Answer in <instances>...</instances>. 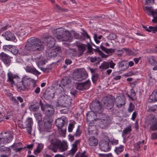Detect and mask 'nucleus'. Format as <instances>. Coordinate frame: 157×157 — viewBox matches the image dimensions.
Returning <instances> with one entry per match:
<instances>
[{"mask_svg":"<svg viewBox=\"0 0 157 157\" xmlns=\"http://www.w3.org/2000/svg\"><path fill=\"white\" fill-rule=\"evenodd\" d=\"M25 48L28 51L33 52L41 51L44 47L40 40L36 37H31L27 40Z\"/></svg>","mask_w":157,"mask_h":157,"instance_id":"obj_1","label":"nucleus"},{"mask_svg":"<svg viewBox=\"0 0 157 157\" xmlns=\"http://www.w3.org/2000/svg\"><path fill=\"white\" fill-rule=\"evenodd\" d=\"M31 82L35 83V80L25 75L22 78L21 80L17 82L16 86L17 89L23 91H27L29 89Z\"/></svg>","mask_w":157,"mask_h":157,"instance_id":"obj_2","label":"nucleus"},{"mask_svg":"<svg viewBox=\"0 0 157 157\" xmlns=\"http://www.w3.org/2000/svg\"><path fill=\"white\" fill-rule=\"evenodd\" d=\"M71 36L69 31L62 28H59L56 30V37L57 39L63 41H67Z\"/></svg>","mask_w":157,"mask_h":157,"instance_id":"obj_3","label":"nucleus"},{"mask_svg":"<svg viewBox=\"0 0 157 157\" xmlns=\"http://www.w3.org/2000/svg\"><path fill=\"white\" fill-rule=\"evenodd\" d=\"M58 102L60 105L69 107L72 104V100L67 95H63L59 98Z\"/></svg>","mask_w":157,"mask_h":157,"instance_id":"obj_4","label":"nucleus"},{"mask_svg":"<svg viewBox=\"0 0 157 157\" xmlns=\"http://www.w3.org/2000/svg\"><path fill=\"white\" fill-rule=\"evenodd\" d=\"M91 110L95 113H100L103 110L101 103L98 101H93L90 105Z\"/></svg>","mask_w":157,"mask_h":157,"instance_id":"obj_5","label":"nucleus"},{"mask_svg":"<svg viewBox=\"0 0 157 157\" xmlns=\"http://www.w3.org/2000/svg\"><path fill=\"white\" fill-rule=\"evenodd\" d=\"M33 124V120L31 118H28L24 122H22L19 124V127L22 128H26L28 133L31 134L32 129V124Z\"/></svg>","mask_w":157,"mask_h":157,"instance_id":"obj_6","label":"nucleus"},{"mask_svg":"<svg viewBox=\"0 0 157 157\" xmlns=\"http://www.w3.org/2000/svg\"><path fill=\"white\" fill-rule=\"evenodd\" d=\"M61 141L60 140L57 139H51L50 141L51 144L48 147V149L51 150L54 152H56L59 146Z\"/></svg>","mask_w":157,"mask_h":157,"instance_id":"obj_7","label":"nucleus"},{"mask_svg":"<svg viewBox=\"0 0 157 157\" xmlns=\"http://www.w3.org/2000/svg\"><path fill=\"white\" fill-rule=\"evenodd\" d=\"M68 120L67 118L62 117L58 118L55 121V124L56 126L58 127V130L61 132H63L62 128H63L65 124H67Z\"/></svg>","mask_w":157,"mask_h":157,"instance_id":"obj_8","label":"nucleus"},{"mask_svg":"<svg viewBox=\"0 0 157 157\" xmlns=\"http://www.w3.org/2000/svg\"><path fill=\"white\" fill-rule=\"evenodd\" d=\"M60 50L59 47L52 48H50L49 49H47L45 53V55L48 59L51 58H54L57 56L58 52Z\"/></svg>","mask_w":157,"mask_h":157,"instance_id":"obj_9","label":"nucleus"},{"mask_svg":"<svg viewBox=\"0 0 157 157\" xmlns=\"http://www.w3.org/2000/svg\"><path fill=\"white\" fill-rule=\"evenodd\" d=\"M77 80L81 81L84 79L88 76L85 70L83 69H77L75 72Z\"/></svg>","mask_w":157,"mask_h":157,"instance_id":"obj_10","label":"nucleus"},{"mask_svg":"<svg viewBox=\"0 0 157 157\" xmlns=\"http://www.w3.org/2000/svg\"><path fill=\"white\" fill-rule=\"evenodd\" d=\"M144 10L145 13L149 15H152L153 19L152 20L153 22H157V10L154 11L152 7L145 6L143 8Z\"/></svg>","mask_w":157,"mask_h":157,"instance_id":"obj_11","label":"nucleus"},{"mask_svg":"<svg viewBox=\"0 0 157 157\" xmlns=\"http://www.w3.org/2000/svg\"><path fill=\"white\" fill-rule=\"evenodd\" d=\"M103 105L107 109H111L114 105L113 100L112 98L105 97L102 99Z\"/></svg>","mask_w":157,"mask_h":157,"instance_id":"obj_12","label":"nucleus"},{"mask_svg":"<svg viewBox=\"0 0 157 157\" xmlns=\"http://www.w3.org/2000/svg\"><path fill=\"white\" fill-rule=\"evenodd\" d=\"M43 42L49 48H52L55 44V40L51 36L43 38L42 39Z\"/></svg>","mask_w":157,"mask_h":157,"instance_id":"obj_13","label":"nucleus"},{"mask_svg":"<svg viewBox=\"0 0 157 157\" xmlns=\"http://www.w3.org/2000/svg\"><path fill=\"white\" fill-rule=\"evenodd\" d=\"M126 99L124 95L121 94L119 96H118L115 100L116 105L118 108H121L122 105H124L125 104Z\"/></svg>","mask_w":157,"mask_h":157,"instance_id":"obj_14","label":"nucleus"},{"mask_svg":"<svg viewBox=\"0 0 157 157\" xmlns=\"http://www.w3.org/2000/svg\"><path fill=\"white\" fill-rule=\"evenodd\" d=\"M90 80L88 79L83 82L78 83L76 88L77 90H87L90 87Z\"/></svg>","mask_w":157,"mask_h":157,"instance_id":"obj_15","label":"nucleus"},{"mask_svg":"<svg viewBox=\"0 0 157 157\" xmlns=\"http://www.w3.org/2000/svg\"><path fill=\"white\" fill-rule=\"evenodd\" d=\"M0 59L5 64L8 66L10 64L11 61V57L3 52L0 53Z\"/></svg>","mask_w":157,"mask_h":157,"instance_id":"obj_16","label":"nucleus"},{"mask_svg":"<svg viewBox=\"0 0 157 157\" xmlns=\"http://www.w3.org/2000/svg\"><path fill=\"white\" fill-rule=\"evenodd\" d=\"M44 123V129L46 131L51 129L52 123L53 121V120L52 117L45 116L43 120Z\"/></svg>","mask_w":157,"mask_h":157,"instance_id":"obj_17","label":"nucleus"},{"mask_svg":"<svg viewBox=\"0 0 157 157\" xmlns=\"http://www.w3.org/2000/svg\"><path fill=\"white\" fill-rule=\"evenodd\" d=\"M109 140L108 141L103 140L100 141L99 145L101 150L104 151H109L110 147L109 145Z\"/></svg>","mask_w":157,"mask_h":157,"instance_id":"obj_18","label":"nucleus"},{"mask_svg":"<svg viewBox=\"0 0 157 157\" xmlns=\"http://www.w3.org/2000/svg\"><path fill=\"white\" fill-rule=\"evenodd\" d=\"M42 111L46 115L45 116L48 117H51V115L54 113L53 105L48 104H47V105L45 106L44 108Z\"/></svg>","mask_w":157,"mask_h":157,"instance_id":"obj_19","label":"nucleus"},{"mask_svg":"<svg viewBox=\"0 0 157 157\" xmlns=\"http://www.w3.org/2000/svg\"><path fill=\"white\" fill-rule=\"evenodd\" d=\"M6 136L2 138L0 137V144H5L9 143L12 140V136L10 133H5Z\"/></svg>","mask_w":157,"mask_h":157,"instance_id":"obj_20","label":"nucleus"},{"mask_svg":"<svg viewBox=\"0 0 157 157\" xmlns=\"http://www.w3.org/2000/svg\"><path fill=\"white\" fill-rule=\"evenodd\" d=\"M5 37L6 40L8 41H14L16 39L14 34L10 31H6L2 35Z\"/></svg>","mask_w":157,"mask_h":157,"instance_id":"obj_21","label":"nucleus"},{"mask_svg":"<svg viewBox=\"0 0 157 157\" xmlns=\"http://www.w3.org/2000/svg\"><path fill=\"white\" fill-rule=\"evenodd\" d=\"M54 91L50 89H47L43 94L44 97L47 100L52 99L54 97Z\"/></svg>","mask_w":157,"mask_h":157,"instance_id":"obj_22","label":"nucleus"},{"mask_svg":"<svg viewBox=\"0 0 157 157\" xmlns=\"http://www.w3.org/2000/svg\"><path fill=\"white\" fill-rule=\"evenodd\" d=\"M25 69L27 72L31 73L36 75H39L40 74V73L33 67L27 66L26 67Z\"/></svg>","mask_w":157,"mask_h":157,"instance_id":"obj_23","label":"nucleus"},{"mask_svg":"<svg viewBox=\"0 0 157 157\" xmlns=\"http://www.w3.org/2000/svg\"><path fill=\"white\" fill-rule=\"evenodd\" d=\"M97 116L96 113L94 112L91 111L88 113L86 114V121H96L97 119H99L98 118L96 119V117Z\"/></svg>","mask_w":157,"mask_h":157,"instance_id":"obj_24","label":"nucleus"},{"mask_svg":"<svg viewBox=\"0 0 157 157\" xmlns=\"http://www.w3.org/2000/svg\"><path fill=\"white\" fill-rule=\"evenodd\" d=\"M110 122V120L106 117L102 119L100 122V127L102 128H106L109 124Z\"/></svg>","mask_w":157,"mask_h":157,"instance_id":"obj_25","label":"nucleus"},{"mask_svg":"<svg viewBox=\"0 0 157 157\" xmlns=\"http://www.w3.org/2000/svg\"><path fill=\"white\" fill-rule=\"evenodd\" d=\"M8 79L7 81H9L12 85H15V82L13 79L17 78L18 76L15 74H13L10 72H9L7 74Z\"/></svg>","mask_w":157,"mask_h":157,"instance_id":"obj_26","label":"nucleus"},{"mask_svg":"<svg viewBox=\"0 0 157 157\" xmlns=\"http://www.w3.org/2000/svg\"><path fill=\"white\" fill-rule=\"evenodd\" d=\"M78 52L77 54L78 57L81 56L86 49V45L85 44H81L78 46Z\"/></svg>","mask_w":157,"mask_h":157,"instance_id":"obj_27","label":"nucleus"},{"mask_svg":"<svg viewBox=\"0 0 157 157\" xmlns=\"http://www.w3.org/2000/svg\"><path fill=\"white\" fill-rule=\"evenodd\" d=\"M98 141L94 136L90 137L89 140V145L91 146H95L98 144Z\"/></svg>","mask_w":157,"mask_h":157,"instance_id":"obj_28","label":"nucleus"},{"mask_svg":"<svg viewBox=\"0 0 157 157\" xmlns=\"http://www.w3.org/2000/svg\"><path fill=\"white\" fill-rule=\"evenodd\" d=\"M71 82V79L69 77L67 76L65 77L61 80V84L63 86H65L67 85L70 84Z\"/></svg>","mask_w":157,"mask_h":157,"instance_id":"obj_29","label":"nucleus"},{"mask_svg":"<svg viewBox=\"0 0 157 157\" xmlns=\"http://www.w3.org/2000/svg\"><path fill=\"white\" fill-rule=\"evenodd\" d=\"M132 131V128L130 125H128L123 131L122 132V136L125 138V136L129 134Z\"/></svg>","mask_w":157,"mask_h":157,"instance_id":"obj_30","label":"nucleus"},{"mask_svg":"<svg viewBox=\"0 0 157 157\" xmlns=\"http://www.w3.org/2000/svg\"><path fill=\"white\" fill-rule=\"evenodd\" d=\"M150 98L151 100V102L157 101V89L155 90L150 96Z\"/></svg>","mask_w":157,"mask_h":157,"instance_id":"obj_31","label":"nucleus"},{"mask_svg":"<svg viewBox=\"0 0 157 157\" xmlns=\"http://www.w3.org/2000/svg\"><path fill=\"white\" fill-rule=\"evenodd\" d=\"M142 26L143 28L147 32H151L152 31L154 33H155V32H157V27H154L150 26L148 27L147 26H145L144 25H143Z\"/></svg>","mask_w":157,"mask_h":157,"instance_id":"obj_32","label":"nucleus"},{"mask_svg":"<svg viewBox=\"0 0 157 157\" xmlns=\"http://www.w3.org/2000/svg\"><path fill=\"white\" fill-rule=\"evenodd\" d=\"M68 145L67 143L64 142L62 143L61 141L60 144L59 148L61 152H63L66 151L67 149Z\"/></svg>","mask_w":157,"mask_h":157,"instance_id":"obj_33","label":"nucleus"},{"mask_svg":"<svg viewBox=\"0 0 157 157\" xmlns=\"http://www.w3.org/2000/svg\"><path fill=\"white\" fill-rule=\"evenodd\" d=\"M144 140H143L142 141H139L135 144H134V151L136 152L139 151L142 144L144 143Z\"/></svg>","mask_w":157,"mask_h":157,"instance_id":"obj_34","label":"nucleus"},{"mask_svg":"<svg viewBox=\"0 0 157 157\" xmlns=\"http://www.w3.org/2000/svg\"><path fill=\"white\" fill-rule=\"evenodd\" d=\"M119 67L121 68V70H124L128 68L127 65L128 63L124 61H122L118 63Z\"/></svg>","mask_w":157,"mask_h":157,"instance_id":"obj_35","label":"nucleus"},{"mask_svg":"<svg viewBox=\"0 0 157 157\" xmlns=\"http://www.w3.org/2000/svg\"><path fill=\"white\" fill-rule=\"evenodd\" d=\"M67 52L69 55L71 57H75L77 56V53L75 49H71L67 51Z\"/></svg>","mask_w":157,"mask_h":157,"instance_id":"obj_36","label":"nucleus"},{"mask_svg":"<svg viewBox=\"0 0 157 157\" xmlns=\"http://www.w3.org/2000/svg\"><path fill=\"white\" fill-rule=\"evenodd\" d=\"M100 47L101 50L104 51L106 53H113L115 52L114 49L113 48H107L102 45L100 46Z\"/></svg>","mask_w":157,"mask_h":157,"instance_id":"obj_37","label":"nucleus"},{"mask_svg":"<svg viewBox=\"0 0 157 157\" xmlns=\"http://www.w3.org/2000/svg\"><path fill=\"white\" fill-rule=\"evenodd\" d=\"M43 147L44 145L42 144H38L36 149L34 151V153L35 154H36V153H40L43 148Z\"/></svg>","mask_w":157,"mask_h":157,"instance_id":"obj_38","label":"nucleus"},{"mask_svg":"<svg viewBox=\"0 0 157 157\" xmlns=\"http://www.w3.org/2000/svg\"><path fill=\"white\" fill-rule=\"evenodd\" d=\"M148 61L150 64L152 66H155L157 62L152 56L149 57L148 58Z\"/></svg>","mask_w":157,"mask_h":157,"instance_id":"obj_39","label":"nucleus"},{"mask_svg":"<svg viewBox=\"0 0 157 157\" xmlns=\"http://www.w3.org/2000/svg\"><path fill=\"white\" fill-rule=\"evenodd\" d=\"M109 67V63L107 62H104L102 63L99 67L100 69L102 70H105L108 69Z\"/></svg>","mask_w":157,"mask_h":157,"instance_id":"obj_40","label":"nucleus"},{"mask_svg":"<svg viewBox=\"0 0 157 157\" xmlns=\"http://www.w3.org/2000/svg\"><path fill=\"white\" fill-rule=\"evenodd\" d=\"M0 151L6 152H9V155H10L11 154V149L9 147L2 146V147H0Z\"/></svg>","mask_w":157,"mask_h":157,"instance_id":"obj_41","label":"nucleus"},{"mask_svg":"<svg viewBox=\"0 0 157 157\" xmlns=\"http://www.w3.org/2000/svg\"><path fill=\"white\" fill-rule=\"evenodd\" d=\"M34 115L36 120L38 121V123L42 120V116L40 113L38 112L34 113Z\"/></svg>","mask_w":157,"mask_h":157,"instance_id":"obj_42","label":"nucleus"},{"mask_svg":"<svg viewBox=\"0 0 157 157\" xmlns=\"http://www.w3.org/2000/svg\"><path fill=\"white\" fill-rule=\"evenodd\" d=\"M124 147L123 145H121L119 147H116L114 150L115 152L117 154H118L124 150Z\"/></svg>","mask_w":157,"mask_h":157,"instance_id":"obj_43","label":"nucleus"},{"mask_svg":"<svg viewBox=\"0 0 157 157\" xmlns=\"http://www.w3.org/2000/svg\"><path fill=\"white\" fill-rule=\"evenodd\" d=\"M75 123H76L75 122L69 123L68 128V131L69 132H71L72 131L73 128L74 127L75 124Z\"/></svg>","mask_w":157,"mask_h":157,"instance_id":"obj_44","label":"nucleus"},{"mask_svg":"<svg viewBox=\"0 0 157 157\" xmlns=\"http://www.w3.org/2000/svg\"><path fill=\"white\" fill-rule=\"evenodd\" d=\"M29 108H32L31 110L33 111L36 112L37 111L39 108V105H36L34 104L30 106Z\"/></svg>","mask_w":157,"mask_h":157,"instance_id":"obj_45","label":"nucleus"},{"mask_svg":"<svg viewBox=\"0 0 157 157\" xmlns=\"http://www.w3.org/2000/svg\"><path fill=\"white\" fill-rule=\"evenodd\" d=\"M135 106L133 103L130 102L129 104V107L128 109V111L129 113H131L134 109Z\"/></svg>","mask_w":157,"mask_h":157,"instance_id":"obj_46","label":"nucleus"},{"mask_svg":"<svg viewBox=\"0 0 157 157\" xmlns=\"http://www.w3.org/2000/svg\"><path fill=\"white\" fill-rule=\"evenodd\" d=\"M13 46L10 45H5L3 46V49L5 50H8L11 52Z\"/></svg>","mask_w":157,"mask_h":157,"instance_id":"obj_47","label":"nucleus"},{"mask_svg":"<svg viewBox=\"0 0 157 157\" xmlns=\"http://www.w3.org/2000/svg\"><path fill=\"white\" fill-rule=\"evenodd\" d=\"M130 93V96L128 95V97L131 98H134L136 96V94L134 90L133 89H131Z\"/></svg>","mask_w":157,"mask_h":157,"instance_id":"obj_48","label":"nucleus"},{"mask_svg":"<svg viewBox=\"0 0 157 157\" xmlns=\"http://www.w3.org/2000/svg\"><path fill=\"white\" fill-rule=\"evenodd\" d=\"M11 52L14 55H17L18 53V50L16 48L13 46Z\"/></svg>","mask_w":157,"mask_h":157,"instance_id":"obj_49","label":"nucleus"},{"mask_svg":"<svg viewBox=\"0 0 157 157\" xmlns=\"http://www.w3.org/2000/svg\"><path fill=\"white\" fill-rule=\"evenodd\" d=\"M150 128V129L152 131L157 130V123L152 124Z\"/></svg>","mask_w":157,"mask_h":157,"instance_id":"obj_50","label":"nucleus"},{"mask_svg":"<svg viewBox=\"0 0 157 157\" xmlns=\"http://www.w3.org/2000/svg\"><path fill=\"white\" fill-rule=\"evenodd\" d=\"M10 99L12 101L13 103L16 104L17 105H18L19 104V102L17 100V99H16L15 97L13 96L11 97Z\"/></svg>","mask_w":157,"mask_h":157,"instance_id":"obj_51","label":"nucleus"},{"mask_svg":"<svg viewBox=\"0 0 157 157\" xmlns=\"http://www.w3.org/2000/svg\"><path fill=\"white\" fill-rule=\"evenodd\" d=\"M115 73H113L112 74V76L113 77V79L115 80H117L121 79V76L120 75L115 76Z\"/></svg>","mask_w":157,"mask_h":157,"instance_id":"obj_52","label":"nucleus"},{"mask_svg":"<svg viewBox=\"0 0 157 157\" xmlns=\"http://www.w3.org/2000/svg\"><path fill=\"white\" fill-rule=\"evenodd\" d=\"M79 126H78V128H77L75 134L74 135V136H79L81 133V131L80 130L79 128Z\"/></svg>","mask_w":157,"mask_h":157,"instance_id":"obj_53","label":"nucleus"},{"mask_svg":"<svg viewBox=\"0 0 157 157\" xmlns=\"http://www.w3.org/2000/svg\"><path fill=\"white\" fill-rule=\"evenodd\" d=\"M117 38V36L114 33H111L108 36V38L110 40H113L116 39Z\"/></svg>","mask_w":157,"mask_h":157,"instance_id":"obj_54","label":"nucleus"},{"mask_svg":"<svg viewBox=\"0 0 157 157\" xmlns=\"http://www.w3.org/2000/svg\"><path fill=\"white\" fill-rule=\"evenodd\" d=\"M157 108V105H154L152 106L149 107L148 109L150 111L154 112L156 110Z\"/></svg>","mask_w":157,"mask_h":157,"instance_id":"obj_55","label":"nucleus"},{"mask_svg":"<svg viewBox=\"0 0 157 157\" xmlns=\"http://www.w3.org/2000/svg\"><path fill=\"white\" fill-rule=\"evenodd\" d=\"M99 155L100 157H112V155L111 153H109L107 154H99Z\"/></svg>","mask_w":157,"mask_h":157,"instance_id":"obj_56","label":"nucleus"},{"mask_svg":"<svg viewBox=\"0 0 157 157\" xmlns=\"http://www.w3.org/2000/svg\"><path fill=\"white\" fill-rule=\"evenodd\" d=\"M96 129V126H93V127H88V132L91 133L92 132H94Z\"/></svg>","mask_w":157,"mask_h":157,"instance_id":"obj_57","label":"nucleus"},{"mask_svg":"<svg viewBox=\"0 0 157 157\" xmlns=\"http://www.w3.org/2000/svg\"><path fill=\"white\" fill-rule=\"evenodd\" d=\"M98 75H94L92 76V79L94 83H95L96 82L98 78Z\"/></svg>","mask_w":157,"mask_h":157,"instance_id":"obj_58","label":"nucleus"},{"mask_svg":"<svg viewBox=\"0 0 157 157\" xmlns=\"http://www.w3.org/2000/svg\"><path fill=\"white\" fill-rule=\"evenodd\" d=\"M77 150L72 148L71 150L70 151L68 154L69 155L73 156L75 153L76 152Z\"/></svg>","mask_w":157,"mask_h":157,"instance_id":"obj_59","label":"nucleus"},{"mask_svg":"<svg viewBox=\"0 0 157 157\" xmlns=\"http://www.w3.org/2000/svg\"><path fill=\"white\" fill-rule=\"evenodd\" d=\"M47 104L46 103L44 105L42 103L41 100H40L39 101V104L38 105H40L41 108V109L42 111L44 109V108L45 106L47 105Z\"/></svg>","mask_w":157,"mask_h":157,"instance_id":"obj_60","label":"nucleus"},{"mask_svg":"<svg viewBox=\"0 0 157 157\" xmlns=\"http://www.w3.org/2000/svg\"><path fill=\"white\" fill-rule=\"evenodd\" d=\"M10 27V26L8 25H6L5 26L2 27L1 29H0V33L6 30L7 29V28L9 27Z\"/></svg>","mask_w":157,"mask_h":157,"instance_id":"obj_61","label":"nucleus"},{"mask_svg":"<svg viewBox=\"0 0 157 157\" xmlns=\"http://www.w3.org/2000/svg\"><path fill=\"white\" fill-rule=\"evenodd\" d=\"M70 93L72 95V96L75 97L77 94V91L75 89H72L71 90Z\"/></svg>","mask_w":157,"mask_h":157,"instance_id":"obj_62","label":"nucleus"},{"mask_svg":"<svg viewBox=\"0 0 157 157\" xmlns=\"http://www.w3.org/2000/svg\"><path fill=\"white\" fill-rule=\"evenodd\" d=\"M87 49L88 50L87 52H88L90 53H92L93 54V53L92 52V48L91 45L90 44L89 45L87 46Z\"/></svg>","mask_w":157,"mask_h":157,"instance_id":"obj_63","label":"nucleus"},{"mask_svg":"<svg viewBox=\"0 0 157 157\" xmlns=\"http://www.w3.org/2000/svg\"><path fill=\"white\" fill-rule=\"evenodd\" d=\"M90 61L91 63L95 62L97 60V59L96 57H90Z\"/></svg>","mask_w":157,"mask_h":157,"instance_id":"obj_64","label":"nucleus"}]
</instances>
